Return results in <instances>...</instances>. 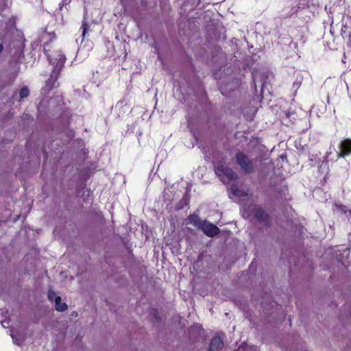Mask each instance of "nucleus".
<instances>
[{"label":"nucleus","instance_id":"obj_17","mask_svg":"<svg viewBox=\"0 0 351 351\" xmlns=\"http://www.w3.org/2000/svg\"><path fill=\"white\" fill-rule=\"evenodd\" d=\"M346 155H343V154H341V155H339V156H341V157H344Z\"/></svg>","mask_w":351,"mask_h":351},{"label":"nucleus","instance_id":"obj_11","mask_svg":"<svg viewBox=\"0 0 351 351\" xmlns=\"http://www.w3.org/2000/svg\"><path fill=\"white\" fill-rule=\"evenodd\" d=\"M29 95V90L26 86H23L19 92V100L27 98Z\"/></svg>","mask_w":351,"mask_h":351},{"label":"nucleus","instance_id":"obj_14","mask_svg":"<svg viewBox=\"0 0 351 351\" xmlns=\"http://www.w3.org/2000/svg\"><path fill=\"white\" fill-rule=\"evenodd\" d=\"M336 207L342 213H343V214H346L347 213L348 210H347V208H346V206H344V205H336Z\"/></svg>","mask_w":351,"mask_h":351},{"label":"nucleus","instance_id":"obj_15","mask_svg":"<svg viewBox=\"0 0 351 351\" xmlns=\"http://www.w3.org/2000/svg\"><path fill=\"white\" fill-rule=\"evenodd\" d=\"M287 155L282 154V155H280V158L282 159V160H287Z\"/></svg>","mask_w":351,"mask_h":351},{"label":"nucleus","instance_id":"obj_9","mask_svg":"<svg viewBox=\"0 0 351 351\" xmlns=\"http://www.w3.org/2000/svg\"><path fill=\"white\" fill-rule=\"evenodd\" d=\"M232 193L239 197H245L248 196L247 191L241 190L237 184H232L230 186Z\"/></svg>","mask_w":351,"mask_h":351},{"label":"nucleus","instance_id":"obj_13","mask_svg":"<svg viewBox=\"0 0 351 351\" xmlns=\"http://www.w3.org/2000/svg\"><path fill=\"white\" fill-rule=\"evenodd\" d=\"M47 297L49 301L53 302V299L55 300L56 297H57L56 292L52 290L49 289L48 291Z\"/></svg>","mask_w":351,"mask_h":351},{"label":"nucleus","instance_id":"obj_1","mask_svg":"<svg viewBox=\"0 0 351 351\" xmlns=\"http://www.w3.org/2000/svg\"><path fill=\"white\" fill-rule=\"evenodd\" d=\"M66 57L62 53H58L56 57L51 60V62L54 68L50 75L49 78L45 82V86L43 87V91L45 94L49 93L54 88L59 86L58 82L60 72L64 66Z\"/></svg>","mask_w":351,"mask_h":351},{"label":"nucleus","instance_id":"obj_19","mask_svg":"<svg viewBox=\"0 0 351 351\" xmlns=\"http://www.w3.org/2000/svg\"><path fill=\"white\" fill-rule=\"evenodd\" d=\"M350 214H351V209L349 210Z\"/></svg>","mask_w":351,"mask_h":351},{"label":"nucleus","instance_id":"obj_2","mask_svg":"<svg viewBox=\"0 0 351 351\" xmlns=\"http://www.w3.org/2000/svg\"><path fill=\"white\" fill-rule=\"evenodd\" d=\"M213 165L215 174L222 182H224V178L229 181L234 180L237 178V174L226 165L223 158L215 160Z\"/></svg>","mask_w":351,"mask_h":351},{"label":"nucleus","instance_id":"obj_7","mask_svg":"<svg viewBox=\"0 0 351 351\" xmlns=\"http://www.w3.org/2000/svg\"><path fill=\"white\" fill-rule=\"evenodd\" d=\"M187 221L188 223L192 224L195 228L199 230H200L203 224V221H202L200 217L195 213L191 214L188 217Z\"/></svg>","mask_w":351,"mask_h":351},{"label":"nucleus","instance_id":"obj_18","mask_svg":"<svg viewBox=\"0 0 351 351\" xmlns=\"http://www.w3.org/2000/svg\"><path fill=\"white\" fill-rule=\"evenodd\" d=\"M237 154H243V153H242V152H239Z\"/></svg>","mask_w":351,"mask_h":351},{"label":"nucleus","instance_id":"obj_12","mask_svg":"<svg viewBox=\"0 0 351 351\" xmlns=\"http://www.w3.org/2000/svg\"><path fill=\"white\" fill-rule=\"evenodd\" d=\"M81 29H82V38L84 39L89 29V25L86 19L82 21Z\"/></svg>","mask_w":351,"mask_h":351},{"label":"nucleus","instance_id":"obj_5","mask_svg":"<svg viewBox=\"0 0 351 351\" xmlns=\"http://www.w3.org/2000/svg\"><path fill=\"white\" fill-rule=\"evenodd\" d=\"M200 230L208 237H214L220 232L219 228L215 224L206 221H203Z\"/></svg>","mask_w":351,"mask_h":351},{"label":"nucleus","instance_id":"obj_6","mask_svg":"<svg viewBox=\"0 0 351 351\" xmlns=\"http://www.w3.org/2000/svg\"><path fill=\"white\" fill-rule=\"evenodd\" d=\"M223 346V341L219 336H215L208 346V351H218Z\"/></svg>","mask_w":351,"mask_h":351},{"label":"nucleus","instance_id":"obj_10","mask_svg":"<svg viewBox=\"0 0 351 351\" xmlns=\"http://www.w3.org/2000/svg\"><path fill=\"white\" fill-rule=\"evenodd\" d=\"M54 302L56 311L63 312L68 308L67 304L65 302H62V298L60 296L56 297Z\"/></svg>","mask_w":351,"mask_h":351},{"label":"nucleus","instance_id":"obj_3","mask_svg":"<svg viewBox=\"0 0 351 351\" xmlns=\"http://www.w3.org/2000/svg\"><path fill=\"white\" fill-rule=\"evenodd\" d=\"M255 219L261 223H265V226L269 227L270 217L269 214L259 205H254L251 210Z\"/></svg>","mask_w":351,"mask_h":351},{"label":"nucleus","instance_id":"obj_8","mask_svg":"<svg viewBox=\"0 0 351 351\" xmlns=\"http://www.w3.org/2000/svg\"><path fill=\"white\" fill-rule=\"evenodd\" d=\"M340 152L339 154H350L351 153V139L346 138L342 140L339 143Z\"/></svg>","mask_w":351,"mask_h":351},{"label":"nucleus","instance_id":"obj_16","mask_svg":"<svg viewBox=\"0 0 351 351\" xmlns=\"http://www.w3.org/2000/svg\"><path fill=\"white\" fill-rule=\"evenodd\" d=\"M3 50V42L0 43V54L2 53Z\"/></svg>","mask_w":351,"mask_h":351},{"label":"nucleus","instance_id":"obj_4","mask_svg":"<svg viewBox=\"0 0 351 351\" xmlns=\"http://www.w3.org/2000/svg\"><path fill=\"white\" fill-rule=\"evenodd\" d=\"M237 162L245 173L253 172L254 167L252 161L248 159L247 155H236Z\"/></svg>","mask_w":351,"mask_h":351}]
</instances>
